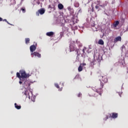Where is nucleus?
<instances>
[{"label":"nucleus","mask_w":128,"mask_h":128,"mask_svg":"<svg viewBox=\"0 0 128 128\" xmlns=\"http://www.w3.org/2000/svg\"><path fill=\"white\" fill-rule=\"evenodd\" d=\"M20 72H18L16 73V76L18 78H20V80H23L24 78H30V74H26V70H20Z\"/></svg>","instance_id":"1"},{"label":"nucleus","mask_w":128,"mask_h":128,"mask_svg":"<svg viewBox=\"0 0 128 128\" xmlns=\"http://www.w3.org/2000/svg\"><path fill=\"white\" fill-rule=\"evenodd\" d=\"M24 96H26V98H28L30 100V97L32 96V100L34 102H36V96H32V92L31 90H26L24 92Z\"/></svg>","instance_id":"2"},{"label":"nucleus","mask_w":128,"mask_h":128,"mask_svg":"<svg viewBox=\"0 0 128 128\" xmlns=\"http://www.w3.org/2000/svg\"><path fill=\"white\" fill-rule=\"evenodd\" d=\"M44 12H46V10H44V8H41L39 10L38 12H36V16H40V14H44Z\"/></svg>","instance_id":"3"},{"label":"nucleus","mask_w":128,"mask_h":128,"mask_svg":"<svg viewBox=\"0 0 128 128\" xmlns=\"http://www.w3.org/2000/svg\"><path fill=\"white\" fill-rule=\"evenodd\" d=\"M92 30L94 32H98L99 30V27L97 25H96L94 24H92Z\"/></svg>","instance_id":"4"},{"label":"nucleus","mask_w":128,"mask_h":128,"mask_svg":"<svg viewBox=\"0 0 128 128\" xmlns=\"http://www.w3.org/2000/svg\"><path fill=\"white\" fill-rule=\"evenodd\" d=\"M86 48H84L82 50H81L80 54L82 56H86Z\"/></svg>","instance_id":"5"},{"label":"nucleus","mask_w":128,"mask_h":128,"mask_svg":"<svg viewBox=\"0 0 128 128\" xmlns=\"http://www.w3.org/2000/svg\"><path fill=\"white\" fill-rule=\"evenodd\" d=\"M36 47L34 46V45H32L30 46V50L31 52H34V50H36Z\"/></svg>","instance_id":"6"},{"label":"nucleus","mask_w":128,"mask_h":128,"mask_svg":"<svg viewBox=\"0 0 128 128\" xmlns=\"http://www.w3.org/2000/svg\"><path fill=\"white\" fill-rule=\"evenodd\" d=\"M122 40V37L120 36H118L114 39V42H120Z\"/></svg>","instance_id":"7"},{"label":"nucleus","mask_w":128,"mask_h":128,"mask_svg":"<svg viewBox=\"0 0 128 128\" xmlns=\"http://www.w3.org/2000/svg\"><path fill=\"white\" fill-rule=\"evenodd\" d=\"M34 54L35 56H38V58H40V54L38 52H34V53H32L31 55Z\"/></svg>","instance_id":"8"},{"label":"nucleus","mask_w":128,"mask_h":128,"mask_svg":"<svg viewBox=\"0 0 128 128\" xmlns=\"http://www.w3.org/2000/svg\"><path fill=\"white\" fill-rule=\"evenodd\" d=\"M110 116H112V118H118V114L112 113V116L110 115Z\"/></svg>","instance_id":"9"},{"label":"nucleus","mask_w":128,"mask_h":128,"mask_svg":"<svg viewBox=\"0 0 128 128\" xmlns=\"http://www.w3.org/2000/svg\"><path fill=\"white\" fill-rule=\"evenodd\" d=\"M98 4H99L100 6H102V8H104V6H106V4H102L100 2H98Z\"/></svg>","instance_id":"10"},{"label":"nucleus","mask_w":128,"mask_h":128,"mask_svg":"<svg viewBox=\"0 0 128 128\" xmlns=\"http://www.w3.org/2000/svg\"><path fill=\"white\" fill-rule=\"evenodd\" d=\"M120 22L118 21H116L113 24L114 28H116V26H118Z\"/></svg>","instance_id":"11"},{"label":"nucleus","mask_w":128,"mask_h":128,"mask_svg":"<svg viewBox=\"0 0 128 128\" xmlns=\"http://www.w3.org/2000/svg\"><path fill=\"white\" fill-rule=\"evenodd\" d=\"M70 52H74L76 50L74 48V45H70Z\"/></svg>","instance_id":"12"},{"label":"nucleus","mask_w":128,"mask_h":128,"mask_svg":"<svg viewBox=\"0 0 128 128\" xmlns=\"http://www.w3.org/2000/svg\"><path fill=\"white\" fill-rule=\"evenodd\" d=\"M58 8H59V10H62V8H64V5L62 4H58Z\"/></svg>","instance_id":"13"},{"label":"nucleus","mask_w":128,"mask_h":128,"mask_svg":"<svg viewBox=\"0 0 128 128\" xmlns=\"http://www.w3.org/2000/svg\"><path fill=\"white\" fill-rule=\"evenodd\" d=\"M46 36H54V32H48L46 33Z\"/></svg>","instance_id":"14"},{"label":"nucleus","mask_w":128,"mask_h":128,"mask_svg":"<svg viewBox=\"0 0 128 128\" xmlns=\"http://www.w3.org/2000/svg\"><path fill=\"white\" fill-rule=\"evenodd\" d=\"M102 80L104 82H108V78L104 77H102Z\"/></svg>","instance_id":"15"},{"label":"nucleus","mask_w":128,"mask_h":128,"mask_svg":"<svg viewBox=\"0 0 128 128\" xmlns=\"http://www.w3.org/2000/svg\"><path fill=\"white\" fill-rule=\"evenodd\" d=\"M14 106L16 108H17V110H20V106H18V104H16V103L14 104Z\"/></svg>","instance_id":"16"},{"label":"nucleus","mask_w":128,"mask_h":128,"mask_svg":"<svg viewBox=\"0 0 128 128\" xmlns=\"http://www.w3.org/2000/svg\"><path fill=\"white\" fill-rule=\"evenodd\" d=\"M98 44L102 45L104 44V40H100L98 42Z\"/></svg>","instance_id":"17"},{"label":"nucleus","mask_w":128,"mask_h":128,"mask_svg":"<svg viewBox=\"0 0 128 128\" xmlns=\"http://www.w3.org/2000/svg\"><path fill=\"white\" fill-rule=\"evenodd\" d=\"M82 66L80 65L78 68V71L82 72Z\"/></svg>","instance_id":"18"},{"label":"nucleus","mask_w":128,"mask_h":128,"mask_svg":"<svg viewBox=\"0 0 128 128\" xmlns=\"http://www.w3.org/2000/svg\"><path fill=\"white\" fill-rule=\"evenodd\" d=\"M26 44H28L30 42V38H27L25 39Z\"/></svg>","instance_id":"19"},{"label":"nucleus","mask_w":128,"mask_h":128,"mask_svg":"<svg viewBox=\"0 0 128 128\" xmlns=\"http://www.w3.org/2000/svg\"><path fill=\"white\" fill-rule=\"evenodd\" d=\"M21 10L23 14H24V12H26V8H22Z\"/></svg>","instance_id":"20"},{"label":"nucleus","mask_w":128,"mask_h":128,"mask_svg":"<svg viewBox=\"0 0 128 128\" xmlns=\"http://www.w3.org/2000/svg\"><path fill=\"white\" fill-rule=\"evenodd\" d=\"M35 2L38 3V4H40V0H36Z\"/></svg>","instance_id":"21"},{"label":"nucleus","mask_w":128,"mask_h":128,"mask_svg":"<svg viewBox=\"0 0 128 128\" xmlns=\"http://www.w3.org/2000/svg\"><path fill=\"white\" fill-rule=\"evenodd\" d=\"M55 86H56V88H60V86H58V85L56 84H54Z\"/></svg>","instance_id":"22"},{"label":"nucleus","mask_w":128,"mask_h":128,"mask_svg":"<svg viewBox=\"0 0 128 128\" xmlns=\"http://www.w3.org/2000/svg\"><path fill=\"white\" fill-rule=\"evenodd\" d=\"M80 65L82 66H86V64L85 63H83L81 64Z\"/></svg>","instance_id":"23"},{"label":"nucleus","mask_w":128,"mask_h":128,"mask_svg":"<svg viewBox=\"0 0 128 128\" xmlns=\"http://www.w3.org/2000/svg\"><path fill=\"white\" fill-rule=\"evenodd\" d=\"M76 42L78 44V46H80V42L78 41H76Z\"/></svg>","instance_id":"24"},{"label":"nucleus","mask_w":128,"mask_h":128,"mask_svg":"<svg viewBox=\"0 0 128 128\" xmlns=\"http://www.w3.org/2000/svg\"><path fill=\"white\" fill-rule=\"evenodd\" d=\"M30 88V84H28V86H25V88Z\"/></svg>","instance_id":"25"},{"label":"nucleus","mask_w":128,"mask_h":128,"mask_svg":"<svg viewBox=\"0 0 128 128\" xmlns=\"http://www.w3.org/2000/svg\"><path fill=\"white\" fill-rule=\"evenodd\" d=\"M82 96V93H79L78 94V97L80 98Z\"/></svg>","instance_id":"26"},{"label":"nucleus","mask_w":128,"mask_h":128,"mask_svg":"<svg viewBox=\"0 0 128 128\" xmlns=\"http://www.w3.org/2000/svg\"><path fill=\"white\" fill-rule=\"evenodd\" d=\"M4 21H5V22H7V23L8 24H10V23L8 22H7L6 21V20H3Z\"/></svg>","instance_id":"27"},{"label":"nucleus","mask_w":128,"mask_h":128,"mask_svg":"<svg viewBox=\"0 0 128 128\" xmlns=\"http://www.w3.org/2000/svg\"><path fill=\"white\" fill-rule=\"evenodd\" d=\"M99 8V6H96V10H98V8Z\"/></svg>","instance_id":"28"},{"label":"nucleus","mask_w":128,"mask_h":128,"mask_svg":"<svg viewBox=\"0 0 128 128\" xmlns=\"http://www.w3.org/2000/svg\"><path fill=\"white\" fill-rule=\"evenodd\" d=\"M101 86H102V87H101V88H102V86H104V84L103 83H101Z\"/></svg>","instance_id":"29"},{"label":"nucleus","mask_w":128,"mask_h":128,"mask_svg":"<svg viewBox=\"0 0 128 128\" xmlns=\"http://www.w3.org/2000/svg\"><path fill=\"white\" fill-rule=\"evenodd\" d=\"M96 92L97 94H100V95L101 94L100 93L98 92V91H96Z\"/></svg>","instance_id":"30"},{"label":"nucleus","mask_w":128,"mask_h":128,"mask_svg":"<svg viewBox=\"0 0 128 128\" xmlns=\"http://www.w3.org/2000/svg\"><path fill=\"white\" fill-rule=\"evenodd\" d=\"M19 84H22V81H20Z\"/></svg>","instance_id":"31"},{"label":"nucleus","mask_w":128,"mask_h":128,"mask_svg":"<svg viewBox=\"0 0 128 128\" xmlns=\"http://www.w3.org/2000/svg\"><path fill=\"white\" fill-rule=\"evenodd\" d=\"M2 18L0 17V22H2Z\"/></svg>","instance_id":"32"},{"label":"nucleus","mask_w":128,"mask_h":128,"mask_svg":"<svg viewBox=\"0 0 128 128\" xmlns=\"http://www.w3.org/2000/svg\"><path fill=\"white\" fill-rule=\"evenodd\" d=\"M68 10H70V7H68Z\"/></svg>","instance_id":"33"},{"label":"nucleus","mask_w":128,"mask_h":128,"mask_svg":"<svg viewBox=\"0 0 128 128\" xmlns=\"http://www.w3.org/2000/svg\"><path fill=\"white\" fill-rule=\"evenodd\" d=\"M62 90V88H60V89H59V91L61 92Z\"/></svg>","instance_id":"34"},{"label":"nucleus","mask_w":128,"mask_h":128,"mask_svg":"<svg viewBox=\"0 0 128 128\" xmlns=\"http://www.w3.org/2000/svg\"><path fill=\"white\" fill-rule=\"evenodd\" d=\"M76 22H78V20H76Z\"/></svg>","instance_id":"35"},{"label":"nucleus","mask_w":128,"mask_h":128,"mask_svg":"<svg viewBox=\"0 0 128 128\" xmlns=\"http://www.w3.org/2000/svg\"><path fill=\"white\" fill-rule=\"evenodd\" d=\"M26 82H25V83H24V86H26Z\"/></svg>","instance_id":"36"},{"label":"nucleus","mask_w":128,"mask_h":128,"mask_svg":"<svg viewBox=\"0 0 128 128\" xmlns=\"http://www.w3.org/2000/svg\"><path fill=\"white\" fill-rule=\"evenodd\" d=\"M108 118L107 116V117H106V119H108Z\"/></svg>","instance_id":"37"},{"label":"nucleus","mask_w":128,"mask_h":128,"mask_svg":"<svg viewBox=\"0 0 128 128\" xmlns=\"http://www.w3.org/2000/svg\"><path fill=\"white\" fill-rule=\"evenodd\" d=\"M62 85L64 86V84H62Z\"/></svg>","instance_id":"38"}]
</instances>
